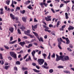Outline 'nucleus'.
Segmentation results:
<instances>
[{
	"instance_id": "1",
	"label": "nucleus",
	"mask_w": 74,
	"mask_h": 74,
	"mask_svg": "<svg viewBox=\"0 0 74 74\" xmlns=\"http://www.w3.org/2000/svg\"><path fill=\"white\" fill-rule=\"evenodd\" d=\"M10 54L11 56L12 57V58H14V59H16V54L14 52L12 51L10 52Z\"/></svg>"
},
{
	"instance_id": "2",
	"label": "nucleus",
	"mask_w": 74,
	"mask_h": 74,
	"mask_svg": "<svg viewBox=\"0 0 74 74\" xmlns=\"http://www.w3.org/2000/svg\"><path fill=\"white\" fill-rule=\"evenodd\" d=\"M37 61L40 65H42L43 64V63L44 62V59H39L37 60Z\"/></svg>"
},
{
	"instance_id": "3",
	"label": "nucleus",
	"mask_w": 74,
	"mask_h": 74,
	"mask_svg": "<svg viewBox=\"0 0 74 74\" xmlns=\"http://www.w3.org/2000/svg\"><path fill=\"white\" fill-rule=\"evenodd\" d=\"M62 61L63 62H65V61H67V60H69V57L68 56H64V58L62 59Z\"/></svg>"
},
{
	"instance_id": "4",
	"label": "nucleus",
	"mask_w": 74,
	"mask_h": 74,
	"mask_svg": "<svg viewBox=\"0 0 74 74\" xmlns=\"http://www.w3.org/2000/svg\"><path fill=\"white\" fill-rule=\"evenodd\" d=\"M43 26L44 28H45V32H49V33H50V32H51V31L49 30V28L48 27L45 25H43Z\"/></svg>"
},
{
	"instance_id": "5",
	"label": "nucleus",
	"mask_w": 74,
	"mask_h": 74,
	"mask_svg": "<svg viewBox=\"0 0 74 74\" xmlns=\"http://www.w3.org/2000/svg\"><path fill=\"white\" fill-rule=\"evenodd\" d=\"M57 40L58 42V48H59L60 49V50H62V48L61 47V46H60L61 44H62V42H61L59 41H60V40H59V38H58Z\"/></svg>"
},
{
	"instance_id": "6",
	"label": "nucleus",
	"mask_w": 74,
	"mask_h": 74,
	"mask_svg": "<svg viewBox=\"0 0 74 74\" xmlns=\"http://www.w3.org/2000/svg\"><path fill=\"white\" fill-rule=\"evenodd\" d=\"M31 32V30L30 29H28L27 30V31H24V33L26 34V35H27L28 36V34H30V33Z\"/></svg>"
},
{
	"instance_id": "7",
	"label": "nucleus",
	"mask_w": 74,
	"mask_h": 74,
	"mask_svg": "<svg viewBox=\"0 0 74 74\" xmlns=\"http://www.w3.org/2000/svg\"><path fill=\"white\" fill-rule=\"evenodd\" d=\"M42 8H43V5H44L45 7H47L48 5L47 3H42L41 2L40 4Z\"/></svg>"
},
{
	"instance_id": "8",
	"label": "nucleus",
	"mask_w": 74,
	"mask_h": 74,
	"mask_svg": "<svg viewBox=\"0 0 74 74\" xmlns=\"http://www.w3.org/2000/svg\"><path fill=\"white\" fill-rule=\"evenodd\" d=\"M27 19V17H22V20L24 23H26V20Z\"/></svg>"
},
{
	"instance_id": "9",
	"label": "nucleus",
	"mask_w": 74,
	"mask_h": 74,
	"mask_svg": "<svg viewBox=\"0 0 74 74\" xmlns=\"http://www.w3.org/2000/svg\"><path fill=\"white\" fill-rule=\"evenodd\" d=\"M32 27L33 30L34 31H35V29H37V25L36 24V25H35L34 26H33V25H32Z\"/></svg>"
},
{
	"instance_id": "10",
	"label": "nucleus",
	"mask_w": 74,
	"mask_h": 74,
	"mask_svg": "<svg viewBox=\"0 0 74 74\" xmlns=\"http://www.w3.org/2000/svg\"><path fill=\"white\" fill-rule=\"evenodd\" d=\"M19 44L20 45H21V46H22V47H24V45L25 44V42L24 41L23 42H20L19 43Z\"/></svg>"
},
{
	"instance_id": "11",
	"label": "nucleus",
	"mask_w": 74,
	"mask_h": 74,
	"mask_svg": "<svg viewBox=\"0 0 74 74\" xmlns=\"http://www.w3.org/2000/svg\"><path fill=\"white\" fill-rule=\"evenodd\" d=\"M10 16L11 17V18L14 20L15 19V15H13L11 13L10 14Z\"/></svg>"
},
{
	"instance_id": "12",
	"label": "nucleus",
	"mask_w": 74,
	"mask_h": 74,
	"mask_svg": "<svg viewBox=\"0 0 74 74\" xmlns=\"http://www.w3.org/2000/svg\"><path fill=\"white\" fill-rule=\"evenodd\" d=\"M9 30L11 33H13L14 32V28L12 27H10L9 28Z\"/></svg>"
},
{
	"instance_id": "13",
	"label": "nucleus",
	"mask_w": 74,
	"mask_h": 74,
	"mask_svg": "<svg viewBox=\"0 0 74 74\" xmlns=\"http://www.w3.org/2000/svg\"><path fill=\"white\" fill-rule=\"evenodd\" d=\"M74 29V27L72 26H70L69 28H68V30L70 31L71 30H73Z\"/></svg>"
},
{
	"instance_id": "14",
	"label": "nucleus",
	"mask_w": 74,
	"mask_h": 74,
	"mask_svg": "<svg viewBox=\"0 0 74 74\" xmlns=\"http://www.w3.org/2000/svg\"><path fill=\"white\" fill-rule=\"evenodd\" d=\"M66 40V44H69L70 42V40H69V38H67Z\"/></svg>"
},
{
	"instance_id": "15",
	"label": "nucleus",
	"mask_w": 74,
	"mask_h": 74,
	"mask_svg": "<svg viewBox=\"0 0 74 74\" xmlns=\"http://www.w3.org/2000/svg\"><path fill=\"white\" fill-rule=\"evenodd\" d=\"M45 19L46 21H51V18H48L47 17H45Z\"/></svg>"
},
{
	"instance_id": "16",
	"label": "nucleus",
	"mask_w": 74,
	"mask_h": 74,
	"mask_svg": "<svg viewBox=\"0 0 74 74\" xmlns=\"http://www.w3.org/2000/svg\"><path fill=\"white\" fill-rule=\"evenodd\" d=\"M33 70L34 71V72H36V73H38L40 72V70H36V69H33Z\"/></svg>"
},
{
	"instance_id": "17",
	"label": "nucleus",
	"mask_w": 74,
	"mask_h": 74,
	"mask_svg": "<svg viewBox=\"0 0 74 74\" xmlns=\"http://www.w3.org/2000/svg\"><path fill=\"white\" fill-rule=\"evenodd\" d=\"M21 70L23 71H25V70H27L28 69L27 67H22L21 68Z\"/></svg>"
},
{
	"instance_id": "18",
	"label": "nucleus",
	"mask_w": 74,
	"mask_h": 74,
	"mask_svg": "<svg viewBox=\"0 0 74 74\" xmlns=\"http://www.w3.org/2000/svg\"><path fill=\"white\" fill-rule=\"evenodd\" d=\"M20 29L23 31V30H25L26 29V27H24L23 25H22L21 27L20 28Z\"/></svg>"
},
{
	"instance_id": "19",
	"label": "nucleus",
	"mask_w": 74,
	"mask_h": 74,
	"mask_svg": "<svg viewBox=\"0 0 74 74\" xmlns=\"http://www.w3.org/2000/svg\"><path fill=\"white\" fill-rule=\"evenodd\" d=\"M64 72L65 73H66V74H70V72L67 70L64 71Z\"/></svg>"
},
{
	"instance_id": "20",
	"label": "nucleus",
	"mask_w": 74,
	"mask_h": 74,
	"mask_svg": "<svg viewBox=\"0 0 74 74\" xmlns=\"http://www.w3.org/2000/svg\"><path fill=\"white\" fill-rule=\"evenodd\" d=\"M35 53H36V52L34 50H33V51L32 52V54L33 57L34 56V55H35Z\"/></svg>"
},
{
	"instance_id": "21",
	"label": "nucleus",
	"mask_w": 74,
	"mask_h": 74,
	"mask_svg": "<svg viewBox=\"0 0 74 74\" xmlns=\"http://www.w3.org/2000/svg\"><path fill=\"white\" fill-rule=\"evenodd\" d=\"M16 41H17V40H14V41H13L10 42V43H9V44H14V43H15V42H16Z\"/></svg>"
},
{
	"instance_id": "22",
	"label": "nucleus",
	"mask_w": 74,
	"mask_h": 74,
	"mask_svg": "<svg viewBox=\"0 0 74 74\" xmlns=\"http://www.w3.org/2000/svg\"><path fill=\"white\" fill-rule=\"evenodd\" d=\"M42 68H44V69H48L49 67L48 66H46L45 65H42Z\"/></svg>"
},
{
	"instance_id": "23",
	"label": "nucleus",
	"mask_w": 74,
	"mask_h": 74,
	"mask_svg": "<svg viewBox=\"0 0 74 74\" xmlns=\"http://www.w3.org/2000/svg\"><path fill=\"white\" fill-rule=\"evenodd\" d=\"M60 24V21H58L57 22V25H56V26L57 27H59V25Z\"/></svg>"
},
{
	"instance_id": "24",
	"label": "nucleus",
	"mask_w": 74,
	"mask_h": 74,
	"mask_svg": "<svg viewBox=\"0 0 74 74\" xmlns=\"http://www.w3.org/2000/svg\"><path fill=\"white\" fill-rule=\"evenodd\" d=\"M38 40L40 42H41V41L42 42H44V40H43V39H42V38L41 37H40V38Z\"/></svg>"
},
{
	"instance_id": "25",
	"label": "nucleus",
	"mask_w": 74,
	"mask_h": 74,
	"mask_svg": "<svg viewBox=\"0 0 74 74\" xmlns=\"http://www.w3.org/2000/svg\"><path fill=\"white\" fill-rule=\"evenodd\" d=\"M0 59L1 60H2L3 59V54H2L0 53Z\"/></svg>"
},
{
	"instance_id": "26",
	"label": "nucleus",
	"mask_w": 74,
	"mask_h": 74,
	"mask_svg": "<svg viewBox=\"0 0 74 74\" xmlns=\"http://www.w3.org/2000/svg\"><path fill=\"white\" fill-rule=\"evenodd\" d=\"M64 58V56H59V58L60 59H60H61L62 60V59H63Z\"/></svg>"
},
{
	"instance_id": "27",
	"label": "nucleus",
	"mask_w": 74,
	"mask_h": 74,
	"mask_svg": "<svg viewBox=\"0 0 74 74\" xmlns=\"http://www.w3.org/2000/svg\"><path fill=\"white\" fill-rule=\"evenodd\" d=\"M42 55L44 56V59H46V56H47V54L45 53H43L42 54Z\"/></svg>"
},
{
	"instance_id": "28",
	"label": "nucleus",
	"mask_w": 74,
	"mask_h": 74,
	"mask_svg": "<svg viewBox=\"0 0 74 74\" xmlns=\"http://www.w3.org/2000/svg\"><path fill=\"white\" fill-rule=\"evenodd\" d=\"M29 3H30V1H26V2L24 3V4H26V5H27Z\"/></svg>"
},
{
	"instance_id": "29",
	"label": "nucleus",
	"mask_w": 74,
	"mask_h": 74,
	"mask_svg": "<svg viewBox=\"0 0 74 74\" xmlns=\"http://www.w3.org/2000/svg\"><path fill=\"white\" fill-rule=\"evenodd\" d=\"M16 64L17 65H20L21 64V62L19 61H17L16 62Z\"/></svg>"
},
{
	"instance_id": "30",
	"label": "nucleus",
	"mask_w": 74,
	"mask_h": 74,
	"mask_svg": "<svg viewBox=\"0 0 74 74\" xmlns=\"http://www.w3.org/2000/svg\"><path fill=\"white\" fill-rule=\"evenodd\" d=\"M20 12L21 14H24L25 13V10H23L22 11H20Z\"/></svg>"
},
{
	"instance_id": "31",
	"label": "nucleus",
	"mask_w": 74,
	"mask_h": 74,
	"mask_svg": "<svg viewBox=\"0 0 74 74\" xmlns=\"http://www.w3.org/2000/svg\"><path fill=\"white\" fill-rule=\"evenodd\" d=\"M29 9H32V10H33V8L32 6H31V5H29L27 7Z\"/></svg>"
},
{
	"instance_id": "32",
	"label": "nucleus",
	"mask_w": 74,
	"mask_h": 74,
	"mask_svg": "<svg viewBox=\"0 0 74 74\" xmlns=\"http://www.w3.org/2000/svg\"><path fill=\"white\" fill-rule=\"evenodd\" d=\"M58 69H63V66H59L57 67Z\"/></svg>"
},
{
	"instance_id": "33",
	"label": "nucleus",
	"mask_w": 74,
	"mask_h": 74,
	"mask_svg": "<svg viewBox=\"0 0 74 74\" xmlns=\"http://www.w3.org/2000/svg\"><path fill=\"white\" fill-rule=\"evenodd\" d=\"M9 68H10V66H5V70H8Z\"/></svg>"
},
{
	"instance_id": "34",
	"label": "nucleus",
	"mask_w": 74,
	"mask_h": 74,
	"mask_svg": "<svg viewBox=\"0 0 74 74\" xmlns=\"http://www.w3.org/2000/svg\"><path fill=\"white\" fill-rule=\"evenodd\" d=\"M33 33L34 34L35 36H36V37H37V36H38V34H37V33L34 32H33Z\"/></svg>"
},
{
	"instance_id": "35",
	"label": "nucleus",
	"mask_w": 74,
	"mask_h": 74,
	"mask_svg": "<svg viewBox=\"0 0 74 74\" xmlns=\"http://www.w3.org/2000/svg\"><path fill=\"white\" fill-rule=\"evenodd\" d=\"M53 72V69H50L49 70V73H52Z\"/></svg>"
},
{
	"instance_id": "36",
	"label": "nucleus",
	"mask_w": 74,
	"mask_h": 74,
	"mask_svg": "<svg viewBox=\"0 0 74 74\" xmlns=\"http://www.w3.org/2000/svg\"><path fill=\"white\" fill-rule=\"evenodd\" d=\"M6 4H7V5H8L10 4V1L8 0V1L6 2Z\"/></svg>"
},
{
	"instance_id": "37",
	"label": "nucleus",
	"mask_w": 74,
	"mask_h": 74,
	"mask_svg": "<svg viewBox=\"0 0 74 74\" xmlns=\"http://www.w3.org/2000/svg\"><path fill=\"white\" fill-rule=\"evenodd\" d=\"M50 56H51V53H49V55L47 57V59H48L50 60L51 59V58H50Z\"/></svg>"
},
{
	"instance_id": "38",
	"label": "nucleus",
	"mask_w": 74,
	"mask_h": 74,
	"mask_svg": "<svg viewBox=\"0 0 74 74\" xmlns=\"http://www.w3.org/2000/svg\"><path fill=\"white\" fill-rule=\"evenodd\" d=\"M33 46V44H29L28 45V48H30V47H31Z\"/></svg>"
},
{
	"instance_id": "39",
	"label": "nucleus",
	"mask_w": 74,
	"mask_h": 74,
	"mask_svg": "<svg viewBox=\"0 0 74 74\" xmlns=\"http://www.w3.org/2000/svg\"><path fill=\"white\" fill-rule=\"evenodd\" d=\"M17 31L18 32V34H21V30H20V29H17Z\"/></svg>"
},
{
	"instance_id": "40",
	"label": "nucleus",
	"mask_w": 74,
	"mask_h": 74,
	"mask_svg": "<svg viewBox=\"0 0 74 74\" xmlns=\"http://www.w3.org/2000/svg\"><path fill=\"white\" fill-rule=\"evenodd\" d=\"M28 36H29L31 38H34V36L32 35H30V34H28Z\"/></svg>"
},
{
	"instance_id": "41",
	"label": "nucleus",
	"mask_w": 74,
	"mask_h": 74,
	"mask_svg": "<svg viewBox=\"0 0 74 74\" xmlns=\"http://www.w3.org/2000/svg\"><path fill=\"white\" fill-rule=\"evenodd\" d=\"M60 60V58H59V57H57L56 58V62H58V61H59V60Z\"/></svg>"
},
{
	"instance_id": "42",
	"label": "nucleus",
	"mask_w": 74,
	"mask_h": 74,
	"mask_svg": "<svg viewBox=\"0 0 74 74\" xmlns=\"http://www.w3.org/2000/svg\"><path fill=\"white\" fill-rule=\"evenodd\" d=\"M4 47L5 48V49H9V47H8V46L4 45Z\"/></svg>"
},
{
	"instance_id": "43",
	"label": "nucleus",
	"mask_w": 74,
	"mask_h": 74,
	"mask_svg": "<svg viewBox=\"0 0 74 74\" xmlns=\"http://www.w3.org/2000/svg\"><path fill=\"white\" fill-rule=\"evenodd\" d=\"M4 61H3V60H0V63L3 65V64H4Z\"/></svg>"
},
{
	"instance_id": "44",
	"label": "nucleus",
	"mask_w": 74,
	"mask_h": 74,
	"mask_svg": "<svg viewBox=\"0 0 74 74\" xmlns=\"http://www.w3.org/2000/svg\"><path fill=\"white\" fill-rule=\"evenodd\" d=\"M55 53H53V55L51 56V58H55Z\"/></svg>"
},
{
	"instance_id": "45",
	"label": "nucleus",
	"mask_w": 74,
	"mask_h": 74,
	"mask_svg": "<svg viewBox=\"0 0 74 74\" xmlns=\"http://www.w3.org/2000/svg\"><path fill=\"white\" fill-rule=\"evenodd\" d=\"M70 2V1L69 0L68 1H64V3H66V4H67V3H68L69 2Z\"/></svg>"
},
{
	"instance_id": "46",
	"label": "nucleus",
	"mask_w": 74,
	"mask_h": 74,
	"mask_svg": "<svg viewBox=\"0 0 74 74\" xmlns=\"http://www.w3.org/2000/svg\"><path fill=\"white\" fill-rule=\"evenodd\" d=\"M34 22H37L38 21L36 19V18H34Z\"/></svg>"
},
{
	"instance_id": "47",
	"label": "nucleus",
	"mask_w": 74,
	"mask_h": 74,
	"mask_svg": "<svg viewBox=\"0 0 74 74\" xmlns=\"http://www.w3.org/2000/svg\"><path fill=\"white\" fill-rule=\"evenodd\" d=\"M28 54H27L23 58L24 59H25L26 58V57H27V56H28Z\"/></svg>"
},
{
	"instance_id": "48",
	"label": "nucleus",
	"mask_w": 74,
	"mask_h": 74,
	"mask_svg": "<svg viewBox=\"0 0 74 74\" xmlns=\"http://www.w3.org/2000/svg\"><path fill=\"white\" fill-rule=\"evenodd\" d=\"M14 70H15V71H16H16H18V69L17 68V67L15 66L14 67Z\"/></svg>"
},
{
	"instance_id": "49",
	"label": "nucleus",
	"mask_w": 74,
	"mask_h": 74,
	"mask_svg": "<svg viewBox=\"0 0 74 74\" xmlns=\"http://www.w3.org/2000/svg\"><path fill=\"white\" fill-rule=\"evenodd\" d=\"M49 27H53V25H52V24H49Z\"/></svg>"
},
{
	"instance_id": "50",
	"label": "nucleus",
	"mask_w": 74,
	"mask_h": 74,
	"mask_svg": "<svg viewBox=\"0 0 74 74\" xmlns=\"http://www.w3.org/2000/svg\"><path fill=\"white\" fill-rule=\"evenodd\" d=\"M68 50V51H70V52H71V51H72V50H71V49L70 48H67Z\"/></svg>"
},
{
	"instance_id": "51",
	"label": "nucleus",
	"mask_w": 74,
	"mask_h": 74,
	"mask_svg": "<svg viewBox=\"0 0 74 74\" xmlns=\"http://www.w3.org/2000/svg\"><path fill=\"white\" fill-rule=\"evenodd\" d=\"M8 59L9 60H12V58L11 57H8Z\"/></svg>"
},
{
	"instance_id": "52",
	"label": "nucleus",
	"mask_w": 74,
	"mask_h": 74,
	"mask_svg": "<svg viewBox=\"0 0 74 74\" xmlns=\"http://www.w3.org/2000/svg\"><path fill=\"white\" fill-rule=\"evenodd\" d=\"M12 40H13V37H12V36L10 38V41H12Z\"/></svg>"
},
{
	"instance_id": "53",
	"label": "nucleus",
	"mask_w": 74,
	"mask_h": 74,
	"mask_svg": "<svg viewBox=\"0 0 74 74\" xmlns=\"http://www.w3.org/2000/svg\"><path fill=\"white\" fill-rule=\"evenodd\" d=\"M64 5V4L63 3L61 4L60 5V8H61L63 7Z\"/></svg>"
},
{
	"instance_id": "54",
	"label": "nucleus",
	"mask_w": 74,
	"mask_h": 74,
	"mask_svg": "<svg viewBox=\"0 0 74 74\" xmlns=\"http://www.w3.org/2000/svg\"><path fill=\"white\" fill-rule=\"evenodd\" d=\"M62 38L63 39H64V40H66V39H67V38H66V37H64V36H62Z\"/></svg>"
},
{
	"instance_id": "55",
	"label": "nucleus",
	"mask_w": 74,
	"mask_h": 74,
	"mask_svg": "<svg viewBox=\"0 0 74 74\" xmlns=\"http://www.w3.org/2000/svg\"><path fill=\"white\" fill-rule=\"evenodd\" d=\"M51 10L52 11L53 13H55V11H54V10L53 9V8H51Z\"/></svg>"
},
{
	"instance_id": "56",
	"label": "nucleus",
	"mask_w": 74,
	"mask_h": 74,
	"mask_svg": "<svg viewBox=\"0 0 74 74\" xmlns=\"http://www.w3.org/2000/svg\"><path fill=\"white\" fill-rule=\"evenodd\" d=\"M33 58L34 60L37 61V58H35L34 56H33Z\"/></svg>"
},
{
	"instance_id": "57",
	"label": "nucleus",
	"mask_w": 74,
	"mask_h": 74,
	"mask_svg": "<svg viewBox=\"0 0 74 74\" xmlns=\"http://www.w3.org/2000/svg\"><path fill=\"white\" fill-rule=\"evenodd\" d=\"M14 27H15V29H17V25H16V24H14Z\"/></svg>"
},
{
	"instance_id": "58",
	"label": "nucleus",
	"mask_w": 74,
	"mask_h": 74,
	"mask_svg": "<svg viewBox=\"0 0 74 74\" xmlns=\"http://www.w3.org/2000/svg\"><path fill=\"white\" fill-rule=\"evenodd\" d=\"M28 73V71H26L24 72V74H27Z\"/></svg>"
},
{
	"instance_id": "59",
	"label": "nucleus",
	"mask_w": 74,
	"mask_h": 74,
	"mask_svg": "<svg viewBox=\"0 0 74 74\" xmlns=\"http://www.w3.org/2000/svg\"><path fill=\"white\" fill-rule=\"evenodd\" d=\"M32 65L34 66H36V63H32Z\"/></svg>"
},
{
	"instance_id": "60",
	"label": "nucleus",
	"mask_w": 74,
	"mask_h": 74,
	"mask_svg": "<svg viewBox=\"0 0 74 74\" xmlns=\"http://www.w3.org/2000/svg\"><path fill=\"white\" fill-rule=\"evenodd\" d=\"M73 45H72V44L70 45L69 48H73Z\"/></svg>"
},
{
	"instance_id": "61",
	"label": "nucleus",
	"mask_w": 74,
	"mask_h": 74,
	"mask_svg": "<svg viewBox=\"0 0 74 74\" xmlns=\"http://www.w3.org/2000/svg\"><path fill=\"white\" fill-rule=\"evenodd\" d=\"M51 34L53 35L54 36H55V33H53V32H51Z\"/></svg>"
},
{
	"instance_id": "62",
	"label": "nucleus",
	"mask_w": 74,
	"mask_h": 74,
	"mask_svg": "<svg viewBox=\"0 0 74 74\" xmlns=\"http://www.w3.org/2000/svg\"><path fill=\"white\" fill-rule=\"evenodd\" d=\"M66 27L65 25H64L63 26H62V28L63 29H64L65 28V27Z\"/></svg>"
},
{
	"instance_id": "63",
	"label": "nucleus",
	"mask_w": 74,
	"mask_h": 74,
	"mask_svg": "<svg viewBox=\"0 0 74 74\" xmlns=\"http://www.w3.org/2000/svg\"><path fill=\"white\" fill-rule=\"evenodd\" d=\"M16 10H20V7H17L16 8Z\"/></svg>"
},
{
	"instance_id": "64",
	"label": "nucleus",
	"mask_w": 74,
	"mask_h": 74,
	"mask_svg": "<svg viewBox=\"0 0 74 74\" xmlns=\"http://www.w3.org/2000/svg\"><path fill=\"white\" fill-rule=\"evenodd\" d=\"M36 68H37L38 69H40V67H39L38 65H36Z\"/></svg>"
}]
</instances>
